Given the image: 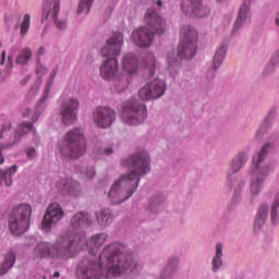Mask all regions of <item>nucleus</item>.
Segmentation results:
<instances>
[{
    "instance_id": "obj_1",
    "label": "nucleus",
    "mask_w": 279,
    "mask_h": 279,
    "mask_svg": "<svg viewBox=\"0 0 279 279\" xmlns=\"http://www.w3.org/2000/svg\"><path fill=\"white\" fill-rule=\"evenodd\" d=\"M138 269V262L128 246L114 242L109 244L100 253L99 258L92 253L84 257L76 269L77 279H101V278H121L130 276Z\"/></svg>"
},
{
    "instance_id": "obj_2",
    "label": "nucleus",
    "mask_w": 279,
    "mask_h": 279,
    "mask_svg": "<svg viewBox=\"0 0 279 279\" xmlns=\"http://www.w3.org/2000/svg\"><path fill=\"white\" fill-rule=\"evenodd\" d=\"M93 223V218L88 213H76L72 219L69 230L59 235L51 244L48 242H39L34 251V260H43V258H52V260H69L75 258L82 245L86 243V235L81 232L84 228H88Z\"/></svg>"
},
{
    "instance_id": "obj_3",
    "label": "nucleus",
    "mask_w": 279,
    "mask_h": 279,
    "mask_svg": "<svg viewBox=\"0 0 279 279\" xmlns=\"http://www.w3.org/2000/svg\"><path fill=\"white\" fill-rule=\"evenodd\" d=\"M123 167H128L130 173L123 174L120 180L112 184L109 191L111 204H123L134 195L138 189L141 175L149 173V155L146 151L137 153L124 160Z\"/></svg>"
},
{
    "instance_id": "obj_4",
    "label": "nucleus",
    "mask_w": 279,
    "mask_h": 279,
    "mask_svg": "<svg viewBox=\"0 0 279 279\" xmlns=\"http://www.w3.org/2000/svg\"><path fill=\"white\" fill-rule=\"evenodd\" d=\"M145 26L135 29L132 33V40L137 47L147 49L154 43L156 34H165L167 23L155 9H147L144 17Z\"/></svg>"
},
{
    "instance_id": "obj_5",
    "label": "nucleus",
    "mask_w": 279,
    "mask_h": 279,
    "mask_svg": "<svg viewBox=\"0 0 279 279\" xmlns=\"http://www.w3.org/2000/svg\"><path fill=\"white\" fill-rule=\"evenodd\" d=\"M59 151L63 158L77 160L86 154V136L81 128H74L68 131L59 145Z\"/></svg>"
},
{
    "instance_id": "obj_6",
    "label": "nucleus",
    "mask_w": 279,
    "mask_h": 279,
    "mask_svg": "<svg viewBox=\"0 0 279 279\" xmlns=\"http://www.w3.org/2000/svg\"><path fill=\"white\" fill-rule=\"evenodd\" d=\"M29 219H32V206L20 204L13 207L9 215V230L15 236H21L29 230Z\"/></svg>"
},
{
    "instance_id": "obj_7",
    "label": "nucleus",
    "mask_w": 279,
    "mask_h": 279,
    "mask_svg": "<svg viewBox=\"0 0 279 279\" xmlns=\"http://www.w3.org/2000/svg\"><path fill=\"white\" fill-rule=\"evenodd\" d=\"M272 148L274 146H271V144H265L262 150L253 157L254 169L252 171L251 182L252 195H258V193H260V189H263V182H265L267 175H269V167L264 166L260 168V162L265 160V156H267V153H269Z\"/></svg>"
},
{
    "instance_id": "obj_8",
    "label": "nucleus",
    "mask_w": 279,
    "mask_h": 279,
    "mask_svg": "<svg viewBox=\"0 0 279 279\" xmlns=\"http://www.w3.org/2000/svg\"><path fill=\"white\" fill-rule=\"evenodd\" d=\"M121 119L128 125H141L147 119V107L136 98H130L122 102Z\"/></svg>"
},
{
    "instance_id": "obj_9",
    "label": "nucleus",
    "mask_w": 279,
    "mask_h": 279,
    "mask_svg": "<svg viewBox=\"0 0 279 279\" xmlns=\"http://www.w3.org/2000/svg\"><path fill=\"white\" fill-rule=\"evenodd\" d=\"M197 38H199V35L195 28L190 25L182 26L181 41L178 48V56L181 60H191V58L195 57V51H197Z\"/></svg>"
},
{
    "instance_id": "obj_10",
    "label": "nucleus",
    "mask_w": 279,
    "mask_h": 279,
    "mask_svg": "<svg viewBox=\"0 0 279 279\" xmlns=\"http://www.w3.org/2000/svg\"><path fill=\"white\" fill-rule=\"evenodd\" d=\"M77 110H80V100L77 98H68L61 102L60 117L63 125H73L77 121Z\"/></svg>"
},
{
    "instance_id": "obj_11",
    "label": "nucleus",
    "mask_w": 279,
    "mask_h": 279,
    "mask_svg": "<svg viewBox=\"0 0 279 279\" xmlns=\"http://www.w3.org/2000/svg\"><path fill=\"white\" fill-rule=\"evenodd\" d=\"M167 84L165 81L155 78L138 90V97L143 101L150 99H160L165 95Z\"/></svg>"
},
{
    "instance_id": "obj_12",
    "label": "nucleus",
    "mask_w": 279,
    "mask_h": 279,
    "mask_svg": "<svg viewBox=\"0 0 279 279\" xmlns=\"http://www.w3.org/2000/svg\"><path fill=\"white\" fill-rule=\"evenodd\" d=\"M32 134L36 135V129H34V125L29 122H22L17 125L15 134L13 137L10 138L9 143L2 144L0 146V165H3L5 162V158H3V149H12L14 145H17V143H21V138L25 136V134Z\"/></svg>"
},
{
    "instance_id": "obj_13",
    "label": "nucleus",
    "mask_w": 279,
    "mask_h": 279,
    "mask_svg": "<svg viewBox=\"0 0 279 279\" xmlns=\"http://www.w3.org/2000/svg\"><path fill=\"white\" fill-rule=\"evenodd\" d=\"M181 10L186 16L194 19H204L210 14V9L203 0H184Z\"/></svg>"
},
{
    "instance_id": "obj_14",
    "label": "nucleus",
    "mask_w": 279,
    "mask_h": 279,
    "mask_svg": "<svg viewBox=\"0 0 279 279\" xmlns=\"http://www.w3.org/2000/svg\"><path fill=\"white\" fill-rule=\"evenodd\" d=\"M117 121V112L109 107H98L94 111V123L97 128L106 130Z\"/></svg>"
},
{
    "instance_id": "obj_15",
    "label": "nucleus",
    "mask_w": 279,
    "mask_h": 279,
    "mask_svg": "<svg viewBox=\"0 0 279 279\" xmlns=\"http://www.w3.org/2000/svg\"><path fill=\"white\" fill-rule=\"evenodd\" d=\"M62 217H64V211L62 210L60 204H50L41 221L44 232H50L51 228H53V226H56V223H58Z\"/></svg>"
},
{
    "instance_id": "obj_16",
    "label": "nucleus",
    "mask_w": 279,
    "mask_h": 279,
    "mask_svg": "<svg viewBox=\"0 0 279 279\" xmlns=\"http://www.w3.org/2000/svg\"><path fill=\"white\" fill-rule=\"evenodd\" d=\"M56 186L63 195L71 197H77L82 193V184L73 178H62L56 183Z\"/></svg>"
},
{
    "instance_id": "obj_17",
    "label": "nucleus",
    "mask_w": 279,
    "mask_h": 279,
    "mask_svg": "<svg viewBox=\"0 0 279 279\" xmlns=\"http://www.w3.org/2000/svg\"><path fill=\"white\" fill-rule=\"evenodd\" d=\"M121 47H123V34L113 33V35L107 40V45L101 49V56L105 58L119 56L121 53Z\"/></svg>"
},
{
    "instance_id": "obj_18",
    "label": "nucleus",
    "mask_w": 279,
    "mask_h": 279,
    "mask_svg": "<svg viewBox=\"0 0 279 279\" xmlns=\"http://www.w3.org/2000/svg\"><path fill=\"white\" fill-rule=\"evenodd\" d=\"M119 71V61L116 58H109L100 65V76L102 80H112L117 77Z\"/></svg>"
},
{
    "instance_id": "obj_19",
    "label": "nucleus",
    "mask_w": 279,
    "mask_h": 279,
    "mask_svg": "<svg viewBox=\"0 0 279 279\" xmlns=\"http://www.w3.org/2000/svg\"><path fill=\"white\" fill-rule=\"evenodd\" d=\"M58 14H60V0H45L41 21H47V19L56 21Z\"/></svg>"
},
{
    "instance_id": "obj_20",
    "label": "nucleus",
    "mask_w": 279,
    "mask_h": 279,
    "mask_svg": "<svg viewBox=\"0 0 279 279\" xmlns=\"http://www.w3.org/2000/svg\"><path fill=\"white\" fill-rule=\"evenodd\" d=\"M56 75H58V68L52 70V72L50 73V78H49V81L46 85L45 97L40 98V100L37 105V110L39 112L35 113V116L33 117V121H35V122L40 117V112H43L47 108V102L46 101H47V97L49 95V88H51V86H53V80L56 78Z\"/></svg>"
},
{
    "instance_id": "obj_21",
    "label": "nucleus",
    "mask_w": 279,
    "mask_h": 279,
    "mask_svg": "<svg viewBox=\"0 0 279 279\" xmlns=\"http://www.w3.org/2000/svg\"><path fill=\"white\" fill-rule=\"evenodd\" d=\"M106 241H108V234L98 233L96 235H93L90 240H85L84 245H82V247L78 248V251L83 250V247L86 246L87 250H89L90 254H94L95 250H99V247H101V245H104Z\"/></svg>"
},
{
    "instance_id": "obj_22",
    "label": "nucleus",
    "mask_w": 279,
    "mask_h": 279,
    "mask_svg": "<svg viewBox=\"0 0 279 279\" xmlns=\"http://www.w3.org/2000/svg\"><path fill=\"white\" fill-rule=\"evenodd\" d=\"M122 68L132 75L138 71V59L134 53H126L122 60Z\"/></svg>"
},
{
    "instance_id": "obj_23",
    "label": "nucleus",
    "mask_w": 279,
    "mask_h": 279,
    "mask_svg": "<svg viewBox=\"0 0 279 279\" xmlns=\"http://www.w3.org/2000/svg\"><path fill=\"white\" fill-rule=\"evenodd\" d=\"M252 3L251 0H244L240 11H239V15L235 20L234 26H233V31L236 32V29H239V27H242L243 24L245 23V20L247 19V14H250V4Z\"/></svg>"
},
{
    "instance_id": "obj_24",
    "label": "nucleus",
    "mask_w": 279,
    "mask_h": 279,
    "mask_svg": "<svg viewBox=\"0 0 279 279\" xmlns=\"http://www.w3.org/2000/svg\"><path fill=\"white\" fill-rule=\"evenodd\" d=\"M245 162H247V156L245 155V153H241L235 156L230 163L228 175H232L233 173H238V171H241V168L243 167V165H245Z\"/></svg>"
},
{
    "instance_id": "obj_25",
    "label": "nucleus",
    "mask_w": 279,
    "mask_h": 279,
    "mask_svg": "<svg viewBox=\"0 0 279 279\" xmlns=\"http://www.w3.org/2000/svg\"><path fill=\"white\" fill-rule=\"evenodd\" d=\"M14 263H16V254H14L12 251H9L4 255V260L0 265V276H5V274L10 271L12 267H14Z\"/></svg>"
},
{
    "instance_id": "obj_26",
    "label": "nucleus",
    "mask_w": 279,
    "mask_h": 279,
    "mask_svg": "<svg viewBox=\"0 0 279 279\" xmlns=\"http://www.w3.org/2000/svg\"><path fill=\"white\" fill-rule=\"evenodd\" d=\"M96 219L101 228L110 226L112 223V210L110 208L101 209L96 214Z\"/></svg>"
},
{
    "instance_id": "obj_27",
    "label": "nucleus",
    "mask_w": 279,
    "mask_h": 279,
    "mask_svg": "<svg viewBox=\"0 0 279 279\" xmlns=\"http://www.w3.org/2000/svg\"><path fill=\"white\" fill-rule=\"evenodd\" d=\"M130 86V76L120 75L113 78V90L114 93H123Z\"/></svg>"
},
{
    "instance_id": "obj_28",
    "label": "nucleus",
    "mask_w": 279,
    "mask_h": 279,
    "mask_svg": "<svg viewBox=\"0 0 279 279\" xmlns=\"http://www.w3.org/2000/svg\"><path fill=\"white\" fill-rule=\"evenodd\" d=\"M17 170L19 167H16V165H13L7 170L0 169V184H3L4 181L5 186H10L12 184V175H14V173H16Z\"/></svg>"
},
{
    "instance_id": "obj_29",
    "label": "nucleus",
    "mask_w": 279,
    "mask_h": 279,
    "mask_svg": "<svg viewBox=\"0 0 279 279\" xmlns=\"http://www.w3.org/2000/svg\"><path fill=\"white\" fill-rule=\"evenodd\" d=\"M17 170L19 167H16V165H13L7 170L0 169V184H3L4 181L5 186H10L12 184V175H14V173H16Z\"/></svg>"
},
{
    "instance_id": "obj_30",
    "label": "nucleus",
    "mask_w": 279,
    "mask_h": 279,
    "mask_svg": "<svg viewBox=\"0 0 279 279\" xmlns=\"http://www.w3.org/2000/svg\"><path fill=\"white\" fill-rule=\"evenodd\" d=\"M267 217H268V207L267 205H262L257 211V216L255 219V229L256 228H260L265 221H267Z\"/></svg>"
},
{
    "instance_id": "obj_31",
    "label": "nucleus",
    "mask_w": 279,
    "mask_h": 279,
    "mask_svg": "<svg viewBox=\"0 0 279 279\" xmlns=\"http://www.w3.org/2000/svg\"><path fill=\"white\" fill-rule=\"evenodd\" d=\"M221 256H223V245L221 243H217L216 244V255L213 258L214 271H217V269L223 265V262L221 260Z\"/></svg>"
},
{
    "instance_id": "obj_32",
    "label": "nucleus",
    "mask_w": 279,
    "mask_h": 279,
    "mask_svg": "<svg viewBox=\"0 0 279 279\" xmlns=\"http://www.w3.org/2000/svg\"><path fill=\"white\" fill-rule=\"evenodd\" d=\"M146 71H148L149 77H154L156 73V57L151 52L146 54Z\"/></svg>"
},
{
    "instance_id": "obj_33",
    "label": "nucleus",
    "mask_w": 279,
    "mask_h": 279,
    "mask_svg": "<svg viewBox=\"0 0 279 279\" xmlns=\"http://www.w3.org/2000/svg\"><path fill=\"white\" fill-rule=\"evenodd\" d=\"M223 58H226V47L221 46L215 57H214V69L217 71L219 66H221V63L223 62Z\"/></svg>"
},
{
    "instance_id": "obj_34",
    "label": "nucleus",
    "mask_w": 279,
    "mask_h": 279,
    "mask_svg": "<svg viewBox=\"0 0 279 279\" xmlns=\"http://www.w3.org/2000/svg\"><path fill=\"white\" fill-rule=\"evenodd\" d=\"M32 58V50L29 48H24L22 52L16 58L17 64H27Z\"/></svg>"
},
{
    "instance_id": "obj_35",
    "label": "nucleus",
    "mask_w": 279,
    "mask_h": 279,
    "mask_svg": "<svg viewBox=\"0 0 279 279\" xmlns=\"http://www.w3.org/2000/svg\"><path fill=\"white\" fill-rule=\"evenodd\" d=\"M93 1L95 0H80L77 14H82V12H85V14H88V12H90Z\"/></svg>"
},
{
    "instance_id": "obj_36",
    "label": "nucleus",
    "mask_w": 279,
    "mask_h": 279,
    "mask_svg": "<svg viewBox=\"0 0 279 279\" xmlns=\"http://www.w3.org/2000/svg\"><path fill=\"white\" fill-rule=\"evenodd\" d=\"M29 21H31L29 14H25L23 22L21 24V35L22 36H25V34H27V32H29Z\"/></svg>"
},
{
    "instance_id": "obj_37",
    "label": "nucleus",
    "mask_w": 279,
    "mask_h": 279,
    "mask_svg": "<svg viewBox=\"0 0 279 279\" xmlns=\"http://www.w3.org/2000/svg\"><path fill=\"white\" fill-rule=\"evenodd\" d=\"M83 180H93L95 178V168H89L83 172Z\"/></svg>"
},
{
    "instance_id": "obj_38",
    "label": "nucleus",
    "mask_w": 279,
    "mask_h": 279,
    "mask_svg": "<svg viewBox=\"0 0 279 279\" xmlns=\"http://www.w3.org/2000/svg\"><path fill=\"white\" fill-rule=\"evenodd\" d=\"M36 75H38V77H44V75H47V69L45 65L37 63Z\"/></svg>"
},
{
    "instance_id": "obj_39",
    "label": "nucleus",
    "mask_w": 279,
    "mask_h": 279,
    "mask_svg": "<svg viewBox=\"0 0 279 279\" xmlns=\"http://www.w3.org/2000/svg\"><path fill=\"white\" fill-rule=\"evenodd\" d=\"M10 128H12V123H10V121H5L2 124V129L0 131V138H3V134H5V132H8V130H10Z\"/></svg>"
},
{
    "instance_id": "obj_40",
    "label": "nucleus",
    "mask_w": 279,
    "mask_h": 279,
    "mask_svg": "<svg viewBox=\"0 0 279 279\" xmlns=\"http://www.w3.org/2000/svg\"><path fill=\"white\" fill-rule=\"evenodd\" d=\"M54 21L57 29H66V22L58 21V17Z\"/></svg>"
},
{
    "instance_id": "obj_41",
    "label": "nucleus",
    "mask_w": 279,
    "mask_h": 279,
    "mask_svg": "<svg viewBox=\"0 0 279 279\" xmlns=\"http://www.w3.org/2000/svg\"><path fill=\"white\" fill-rule=\"evenodd\" d=\"M173 265H178V258L171 259L168 265L166 266V270L169 271Z\"/></svg>"
},
{
    "instance_id": "obj_42",
    "label": "nucleus",
    "mask_w": 279,
    "mask_h": 279,
    "mask_svg": "<svg viewBox=\"0 0 279 279\" xmlns=\"http://www.w3.org/2000/svg\"><path fill=\"white\" fill-rule=\"evenodd\" d=\"M27 157L28 158H36V148H29L27 150Z\"/></svg>"
},
{
    "instance_id": "obj_43",
    "label": "nucleus",
    "mask_w": 279,
    "mask_h": 279,
    "mask_svg": "<svg viewBox=\"0 0 279 279\" xmlns=\"http://www.w3.org/2000/svg\"><path fill=\"white\" fill-rule=\"evenodd\" d=\"M271 64H274V66H276V64H279V52H277L272 59H271Z\"/></svg>"
},
{
    "instance_id": "obj_44",
    "label": "nucleus",
    "mask_w": 279,
    "mask_h": 279,
    "mask_svg": "<svg viewBox=\"0 0 279 279\" xmlns=\"http://www.w3.org/2000/svg\"><path fill=\"white\" fill-rule=\"evenodd\" d=\"M0 64H1V65L5 64V50H3V51L1 52Z\"/></svg>"
},
{
    "instance_id": "obj_45",
    "label": "nucleus",
    "mask_w": 279,
    "mask_h": 279,
    "mask_svg": "<svg viewBox=\"0 0 279 279\" xmlns=\"http://www.w3.org/2000/svg\"><path fill=\"white\" fill-rule=\"evenodd\" d=\"M104 154H105L106 156H110V154H112V148H105V149H104Z\"/></svg>"
},
{
    "instance_id": "obj_46",
    "label": "nucleus",
    "mask_w": 279,
    "mask_h": 279,
    "mask_svg": "<svg viewBox=\"0 0 279 279\" xmlns=\"http://www.w3.org/2000/svg\"><path fill=\"white\" fill-rule=\"evenodd\" d=\"M45 53V47H40L37 51L38 56H43Z\"/></svg>"
},
{
    "instance_id": "obj_47",
    "label": "nucleus",
    "mask_w": 279,
    "mask_h": 279,
    "mask_svg": "<svg viewBox=\"0 0 279 279\" xmlns=\"http://www.w3.org/2000/svg\"><path fill=\"white\" fill-rule=\"evenodd\" d=\"M32 110L31 109H26L24 112H23V117H28L31 114Z\"/></svg>"
},
{
    "instance_id": "obj_48",
    "label": "nucleus",
    "mask_w": 279,
    "mask_h": 279,
    "mask_svg": "<svg viewBox=\"0 0 279 279\" xmlns=\"http://www.w3.org/2000/svg\"><path fill=\"white\" fill-rule=\"evenodd\" d=\"M52 278H60V271H54V274L52 275Z\"/></svg>"
},
{
    "instance_id": "obj_49",
    "label": "nucleus",
    "mask_w": 279,
    "mask_h": 279,
    "mask_svg": "<svg viewBox=\"0 0 279 279\" xmlns=\"http://www.w3.org/2000/svg\"><path fill=\"white\" fill-rule=\"evenodd\" d=\"M8 62H9V64L12 65V57L11 56L8 57Z\"/></svg>"
},
{
    "instance_id": "obj_50",
    "label": "nucleus",
    "mask_w": 279,
    "mask_h": 279,
    "mask_svg": "<svg viewBox=\"0 0 279 279\" xmlns=\"http://www.w3.org/2000/svg\"><path fill=\"white\" fill-rule=\"evenodd\" d=\"M157 5H159V7L162 5V1L158 0Z\"/></svg>"
},
{
    "instance_id": "obj_51",
    "label": "nucleus",
    "mask_w": 279,
    "mask_h": 279,
    "mask_svg": "<svg viewBox=\"0 0 279 279\" xmlns=\"http://www.w3.org/2000/svg\"><path fill=\"white\" fill-rule=\"evenodd\" d=\"M217 1L221 2V1H223V0H217Z\"/></svg>"
}]
</instances>
